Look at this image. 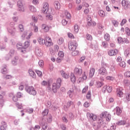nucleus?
<instances>
[{"label":"nucleus","instance_id":"2","mask_svg":"<svg viewBox=\"0 0 130 130\" xmlns=\"http://www.w3.org/2000/svg\"><path fill=\"white\" fill-rule=\"evenodd\" d=\"M68 47L71 51H74L78 47V43L76 41H71L69 43Z\"/></svg>","mask_w":130,"mask_h":130},{"label":"nucleus","instance_id":"58","mask_svg":"<svg viewBox=\"0 0 130 130\" xmlns=\"http://www.w3.org/2000/svg\"><path fill=\"white\" fill-rule=\"evenodd\" d=\"M22 96H23V93L20 92L17 93L16 96L17 97V98H21Z\"/></svg>","mask_w":130,"mask_h":130},{"label":"nucleus","instance_id":"6","mask_svg":"<svg viewBox=\"0 0 130 130\" xmlns=\"http://www.w3.org/2000/svg\"><path fill=\"white\" fill-rule=\"evenodd\" d=\"M87 117L90 120V121H96L97 120V115L93 113H87Z\"/></svg>","mask_w":130,"mask_h":130},{"label":"nucleus","instance_id":"27","mask_svg":"<svg viewBox=\"0 0 130 130\" xmlns=\"http://www.w3.org/2000/svg\"><path fill=\"white\" fill-rule=\"evenodd\" d=\"M95 74V69L94 68H91L89 71V77L92 78Z\"/></svg>","mask_w":130,"mask_h":130},{"label":"nucleus","instance_id":"10","mask_svg":"<svg viewBox=\"0 0 130 130\" xmlns=\"http://www.w3.org/2000/svg\"><path fill=\"white\" fill-rule=\"evenodd\" d=\"M49 7V5L46 3L45 2L43 4V7L42 8V12L44 13V14H46L47 12H48V8Z\"/></svg>","mask_w":130,"mask_h":130},{"label":"nucleus","instance_id":"43","mask_svg":"<svg viewBox=\"0 0 130 130\" xmlns=\"http://www.w3.org/2000/svg\"><path fill=\"white\" fill-rule=\"evenodd\" d=\"M36 73L39 77H42V72L39 70H36Z\"/></svg>","mask_w":130,"mask_h":130},{"label":"nucleus","instance_id":"28","mask_svg":"<svg viewBox=\"0 0 130 130\" xmlns=\"http://www.w3.org/2000/svg\"><path fill=\"white\" fill-rule=\"evenodd\" d=\"M117 94L118 97L121 98L123 96V92L119 89H117Z\"/></svg>","mask_w":130,"mask_h":130},{"label":"nucleus","instance_id":"52","mask_svg":"<svg viewBox=\"0 0 130 130\" xmlns=\"http://www.w3.org/2000/svg\"><path fill=\"white\" fill-rule=\"evenodd\" d=\"M123 83H124V85L126 86H129L130 85L129 81L126 80H124Z\"/></svg>","mask_w":130,"mask_h":130},{"label":"nucleus","instance_id":"4","mask_svg":"<svg viewBox=\"0 0 130 130\" xmlns=\"http://www.w3.org/2000/svg\"><path fill=\"white\" fill-rule=\"evenodd\" d=\"M32 35H33L32 32H29V31H24L21 36V38L23 40L26 39L27 40H29Z\"/></svg>","mask_w":130,"mask_h":130},{"label":"nucleus","instance_id":"14","mask_svg":"<svg viewBox=\"0 0 130 130\" xmlns=\"http://www.w3.org/2000/svg\"><path fill=\"white\" fill-rule=\"evenodd\" d=\"M41 85L42 86H48V89L49 90V91H51V88H50V82L49 81H46L45 80L41 82Z\"/></svg>","mask_w":130,"mask_h":130},{"label":"nucleus","instance_id":"42","mask_svg":"<svg viewBox=\"0 0 130 130\" xmlns=\"http://www.w3.org/2000/svg\"><path fill=\"white\" fill-rule=\"evenodd\" d=\"M68 36L69 38H71V39H75V36H74V35L71 32L68 33Z\"/></svg>","mask_w":130,"mask_h":130},{"label":"nucleus","instance_id":"40","mask_svg":"<svg viewBox=\"0 0 130 130\" xmlns=\"http://www.w3.org/2000/svg\"><path fill=\"white\" fill-rule=\"evenodd\" d=\"M119 66L121 68H125L126 64H125V62L122 61L119 63Z\"/></svg>","mask_w":130,"mask_h":130},{"label":"nucleus","instance_id":"62","mask_svg":"<svg viewBox=\"0 0 130 130\" xmlns=\"http://www.w3.org/2000/svg\"><path fill=\"white\" fill-rule=\"evenodd\" d=\"M125 32L128 36H130V29L128 28H125Z\"/></svg>","mask_w":130,"mask_h":130},{"label":"nucleus","instance_id":"44","mask_svg":"<svg viewBox=\"0 0 130 130\" xmlns=\"http://www.w3.org/2000/svg\"><path fill=\"white\" fill-rule=\"evenodd\" d=\"M18 28L20 32H23V31H24V26H23V24H19L18 25Z\"/></svg>","mask_w":130,"mask_h":130},{"label":"nucleus","instance_id":"64","mask_svg":"<svg viewBox=\"0 0 130 130\" xmlns=\"http://www.w3.org/2000/svg\"><path fill=\"white\" fill-rule=\"evenodd\" d=\"M61 128L62 130H67V126L63 124L61 125Z\"/></svg>","mask_w":130,"mask_h":130},{"label":"nucleus","instance_id":"41","mask_svg":"<svg viewBox=\"0 0 130 130\" xmlns=\"http://www.w3.org/2000/svg\"><path fill=\"white\" fill-rule=\"evenodd\" d=\"M58 56H59V57H60L61 58H62V57L64 56V54L63 53V52L62 51L59 52L58 54Z\"/></svg>","mask_w":130,"mask_h":130},{"label":"nucleus","instance_id":"38","mask_svg":"<svg viewBox=\"0 0 130 130\" xmlns=\"http://www.w3.org/2000/svg\"><path fill=\"white\" fill-rule=\"evenodd\" d=\"M99 15L101 17H104V16H105V12H104L103 10H100L99 11Z\"/></svg>","mask_w":130,"mask_h":130},{"label":"nucleus","instance_id":"5","mask_svg":"<svg viewBox=\"0 0 130 130\" xmlns=\"http://www.w3.org/2000/svg\"><path fill=\"white\" fill-rule=\"evenodd\" d=\"M100 117L101 118H106L107 121H109L111 118V115H110L109 113H108L107 112L105 111L103 112L101 115H100Z\"/></svg>","mask_w":130,"mask_h":130},{"label":"nucleus","instance_id":"34","mask_svg":"<svg viewBox=\"0 0 130 130\" xmlns=\"http://www.w3.org/2000/svg\"><path fill=\"white\" fill-rule=\"evenodd\" d=\"M112 23L113 26H114V27H117V26H118V21H117L115 20H112Z\"/></svg>","mask_w":130,"mask_h":130},{"label":"nucleus","instance_id":"50","mask_svg":"<svg viewBox=\"0 0 130 130\" xmlns=\"http://www.w3.org/2000/svg\"><path fill=\"white\" fill-rule=\"evenodd\" d=\"M91 95L92 94H91V91H88L86 94L87 99H91Z\"/></svg>","mask_w":130,"mask_h":130},{"label":"nucleus","instance_id":"35","mask_svg":"<svg viewBox=\"0 0 130 130\" xmlns=\"http://www.w3.org/2000/svg\"><path fill=\"white\" fill-rule=\"evenodd\" d=\"M107 81H114V77L110 76H108L106 77Z\"/></svg>","mask_w":130,"mask_h":130},{"label":"nucleus","instance_id":"17","mask_svg":"<svg viewBox=\"0 0 130 130\" xmlns=\"http://www.w3.org/2000/svg\"><path fill=\"white\" fill-rule=\"evenodd\" d=\"M25 90L27 93H29L30 95H32L33 94V86H28V85H26Z\"/></svg>","mask_w":130,"mask_h":130},{"label":"nucleus","instance_id":"12","mask_svg":"<svg viewBox=\"0 0 130 130\" xmlns=\"http://www.w3.org/2000/svg\"><path fill=\"white\" fill-rule=\"evenodd\" d=\"M35 53L38 56H42L43 55V52L41 50L39 47H37L35 49Z\"/></svg>","mask_w":130,"mask_h":130},{"label":"nucleus","instance_id":"39","mask_svg":"<svg viewBox=\"0 0 130 130\" xmlns=\"http://www.w3.org/2000/svg\"><path fill=\"white\" fill-rule=\"evenodd\" d=\"M125 95L126 100L130 101V92H126Z\"/></svg>","mask_w":130,"mask_h":130},{"label":"nucleus","instance_id":"16","mask_svg":"<svg viewBox=\"0 0 130 130\" xmlns=\"http://www.w3.org/2000/svg\"><path fill=\"white\" fill-rule=\"evenodd\" d=\"M83 73V70L81 68H76L74 69V73L77 76H81Z\"/></svg>","mask_w":130,"mask_h":130},{"label":"nucleus","instance_id":"26","mask_svg":"<svg viewBox=\"0 0 130 130\" xmlns=\"http://www.w3.org/2000/svg\"><path fill=\"white\" fill-rule=\"evenodd\" d=\"M1 73L2 74H7L8 73V70H7V64H5L3 65V68L1 70Z\"/></svg>","mask_w":130,"mask_h":130},{"label":"nucleus","instance_id":"57","mask_svg":"<svg viewBox=\"0 0 130 130\" xmlns=\"http://www.w3.org/2000/svg\"><path fill=\"white\" fill-rule=\"evenodd\" d=\"M68 24V21H67V20H66L65 19H63L62 20V24L63 26H66V25H67Z\"/></svg>","mask_w":130,"mask_h":130},{"label":"nucleus","instance_id":"54","mask_svg":"<svg viewBox=\"0 0 130 130\" xmlns=\"http://www.w3.org/2000/svg\"><path fill=\"white\" fill-rule=\"evenodd\" d=\"M117 41L118 42V43H123V39L121 38V37H119L117 38Z\"/></svg>","mask_w":130,"mask_h":130},{"label":"nucleus","instance_id":"7","mask_svg":"<svg viewBox=\"0 0 130 130\" xmlns=\"http://www.w3.org/2000/svg\"><path fill=\"white\" fill-rule=\"evenodd\" d=\"M16 48L19 51H20V52H22V53H25L26 52V50H25V48L21 43H18L16 44Z\"/></svg>","mask_w":130,"mask_h":130},{"label":"nucleus","instance_id":"31","mask_svg":"<svg viewBox=\"0 0 130 130\" xmlns=\"http://www.w3.org/2000/svg\"><path fill=\"white\" fill-rule=\"evenodd\" d=\"M30 42L29 41H26L24 42V46H23L24 48H25V50L28 48V46H30Z\"/></svg>","mask_w":130,"mask_h":130},{"label":"nucleus","instance_id":"20","mask_svg":"<svg viewBox=\"0 0 130 130\" xmlns=\"http://www.w3.org/2000/svg\"><path fill=\"white\" fill-rule=\"evenodd\" d=\"M7 127H8V125L7 124V122L3 121L2 122V125L0 127L1 130H6Z\"/></svg>","mask_w":130,"mask_h":130},{"label":"nucleus","instance_id":"59","mask_svg":"<svg viewBox=\"0 0 130 130\" xmlns=\"http://www.w3.org/2000/svg\"><path fill=\"white\" fill-rule=\"evenodd\" d=\"M46 19L47 20H52L53 19L52 15L50 14L46 15Z\"/></svg>","mask_w":130,"mask_h":130},{"label":"nucleus","instance_id":"13","mask_svg":"<svg viewBox=\"0 0 130 130\" xmlns=\"http://www.w3.org/2000/svg\"><path fill=\"white\" fill-rule=\"evenodd\" d=\"M99 75H101L102 76H104V75H107V70L104 67H101L99 70Z\"/></svg>","mask_w":130,"mask_h":130},{"label":"nucleus","instance_id":"3","mask_svg":"<svg viewBox=\"0 0 130 130\" xmlns=\"http://www.w3.org/2000/svg\"><path fill=\"white\" fill-rule=\"evenodd\" d=\"M45 45L47 47H50L53 45V43L52 42V40L50 37H45Z\"/></svg>","mask_w":130,"mask_h":130},{"label":"nucleus","instance_id":"19","mask_svg":"<svg viewBox=\"0 0 130 130\" xmlns=\"http://www.w3.org/2000/svg\"><path fill=\"white\" fill-rule=\"evenodd\" d=\"M75 92V89L74 88H71L68 92L67 94L70 98H73L74 96V93Z\"/></svg>","mask_w":130,"mask_h":130},{"label":"nucleus","instance_id":"33","mask_svg":"<svg viewBox=\"0 0 130 130\" xmlns=\"http://www.w3.org/2000/svg\"><path fill=\"white\" fill-rule=\"evenodd\" d=\"M104 38L106 41H109V40H110V36L108 34H106Z\"/></svg>","mask_w":130,"mask_h":130},{"label":"nucleus","instance_id":"55","mask_svg":"<svg viewBox=\"0 0 130 130\" xmlns=\"http://www.w3.org/2000/svg\"><path fill=\"white\" fill-rule=\"evenodd\" d=\"M14 52H15V50H14L13 49H11L10 50L9 53L8 54H10V55L12 57V56H14Z\"/></svg>","mask_w":130,"mask_h":130},{"label":"nucleus","instance_id":"8","mask_svg":"<svg viewBox=\"0 0 130 130\" xmlns=\"http://www.w3.org/2000/svg\"><path fill=\"white\" fill-rule=\"evenodd\" d=\"M17 7L19 12H25V9L24 8V5H23L22 0H19L17 2Z\"/></svg>","mask_w":130,"mask_h":130},{"label":"nucleus","instance_id":"29","mask_svg":"<svg viewBox=\"0 0 130 130\" xmlns=\"http://www.w3.org/2000/svg\"><path fill=\"white\" fill-rule=\"evenodd\" d=\"M126 121L120 120L117 122L116 124L117 125H124V124H126Z\"/></svg>","mask_w":130,"mask_h":130},{"label":"nucleus","instance_id":"32","mask_svg":"<svg viewBox=\"0 0 130 130\" xmlns=\"http://www.w3.org/2000/svg\"><path fill=\"white\" fill-rule=\"evenodd\" d=\"M65 16L67 19H72V15L68 11H65Z\"/></svg>","mask_w":130,"mask_h":130},{"label":"nucleus","instance_id":"18","mask_svg":"<svg viewBox=\"0 0 130 130\" xmlns=\"http://www.w3.org/2000/svg\"><path fill=\"white\" fill-rule=\"evenodd\" d=\"M87 25L88 26H93L94 27L96 26V22L95 21H92V19L89 17L87 19Z\"/></svg>","mask_w":130,"mask_h":130},{"label":"nucleus","instance_id":"63","mask_svg":"<svg viewBox=\"0 0 130 130\" xmlns=\"http://www.w3.org/2000/svg\"><path fill=\"white\" fill-rule=\"evenodd\" d=\"M130 53V48H127L125 51V54H126V55H128Z\"/></svg>","mask_w":130,"mask_h":130},{"label":"nucleus","instance_id":"21","mask_svg":"<svg viewBox=\"0 0 130 130\" xmlns=\"http://www.w3.org/2000/svg\"><path fill=\"white\" fill-rule=\"evenodd\" d=\"M61 75L64 79H69L70 78V74L66 73L63 71H61Z\"/></svg>","mask_w":130,"mask_h":130},{"label":"nucleus","instance_id":"23","mask_svg":"<svg viewBox=\"0 0 130 130\" xmlns=\"http://www.w3.org/2000/svg\"><path fill=\"white\" fill-rule=\"evenodd\" d=\"M42 29L43 30L44 32H48L49 31V27L46 24H42Z\"/></svg>","mask_w":130,"mask_h":130},{"label":"nucleus","instance_id":"51","mask_svg":"<svg viewBox=\"0 0 130 130\" xmlns=\"http://www.w3.org/2000/svg\"><path fill=\"white\" fill-rule=\"evenodd\" d=\"M63 41H64L63 38H60L59 39L58 41V44H60V45L62 44V43H63Z\"/></svg>","mask_w":130,"mask_h":130},{"label":"nucleus","instance_id":"15","mask_svg":"<svg viewBox=\"0 0 130 130\" xmlns=\"http://www.w3.org/2000/svg\"><path fill=\"white\" fill-rule=\"evenodd\" d=\"M8 31L9 34H11V35H12V36H14L15 35V34L16 33V27H7Z\"/></svg>","mask_w":130,"mask_h":130},{"label":"nucleus","instance_id":"9","mask_svg":"<svg viewBox=\"0 0 130 130\" xmlns=\"http://www.w3.org/2000/svg\"><path fill=\"white\" fill-rule=\"evenodd\" d=\"M122 6L124 10H127L130 8V2L128 1L122 0Z\"/></svg>","mask_w":130,"mask_h":130},{"label":"nucleus","instance_id":"46","mask_svg":"<svg viewBox=\"0 0 130 130\" xmlns=\"http://www.w3.org/2000/svg\"><path fill=\"white\" fill-rule=\"evenodd\" d=\"M16 105L18 109H22V108H23V106H22V105L21 104H19V103H16Z\"/></svg>","mask_w":130,"mask_h":130},{"label":"nucleus","instance_id":"30","mask_svg":"<svg viewBox=\"0 0 130 130\" xmlns=\"http://www.w3.org/2000/svg\"><path fill=\"white\" fill-rule=\"evenodd\" d=\"M70 78H71V81L72 82V83H76V76H75V75L74 74V73H72L71 74V76H70Z\"/></svg>","mask_w":130,"mask_h":130},{"label":"nucleus","instance_id":"53","mask_svg":"<svg viewBox=\"0 0 130 130\" xmlns=\"http://www.w3.org/2000/svg\"><path fill=\"white\" fill-rule=\"evenodd\" d=\"M86 39L87 40H92V39H93V38L92 37V36H91L89 34H87L86 35Z\"/></svg>","mask_w":130,"mask_h":130},{"label":"nucleus","instance_id":"56","mask_svg":"<svg viewBox=\"0 0 130 130\" xmlns=\"http://www.w3.org/2000/svg\"><path fill=\"white\" fill-rule=\"evenodd\" d=\"M12 58V57L11 56V55L10 54H7L5 56V59L6 60H10V59Z\"/></svg>","mask_w":130,"mask_h":130},{"label":"nucleus","instance_id":"1","mask_svg":"<svg viewBox=\"0 0 130 130\" xmlns=\"http://www.w3.org/2000/svg\"><path fill=\"white\" fill-rule=\"evenodd\" d=\"M61 78H58L56 80V83H53L52 85V90L54 93L57 92V89L60 88L61 86Z\"/></svg>","mask_w":130,"mask_h":130},{"label":"nucleus","instance_id":"22","mask_svg":"<svg viewBox=\"0 0 130 130\" xmlns=\"http://www.w3.org/2000/svg\"><path fill=\"white\" fill-rule=\"evenodd\" d=\"M38 42H39V44H40V45H44L45 44V39L44 40L41 37H39L38 38Z\"/></svg>","mask_w":130,"mask_h":130},{"label":"nucleus","instance_id":"47","mask_svg":"<svg viewBox=\"0 0 130 130\" xmlns=\"http://www.w3.org/2000/svg\"><path fill=\"white\" fill-rule=\"evenodd\" d=\"M49 111L48 109H45L43 112L42 115L43 116H45V115H47L48 114Z\"/></svg>","mask_w":130,"mask_h":130},{"label":"nucleus","instance_id":"45","mask_svg":"<svg viewBox=\"0 0 130 130\" xmlns=\"http://www.w3.org/2000/svg\"><path fill=\"white\" fill-rule=\"evenodd\" d=\"M74 31L76 33H78V32H79V26L77 24L74 25Z\"/></svg>","mask_w":130,"mask_h":130},{"label":"nucleus","instance_id":"25","mask_svg":"<svg viewBox=\"0 0 130 130\" xmlns=\"http://www.w3.org/2000/svg\"><path fill=\"white\" fill-rule=\"evenodd\" d=\"M122 112V110H121L120 108H119V107H116V113L117 115H120Z\"/></svg>","mask_w":130,"mask_h":130},{"label":"nucleus","instance_id":"36","mask_svg":"<svg viewBox=\"0 0 130 130\" xmlns=\"http://www.w3.org/2000/svg\"><path fill=\"white\" fill-rule=\"evenodd\" d=\"M47 121L49 123H50L51 121H52V116H51V115L49 114L47 116Z\"/></svg>","mask_w":130,"mask_h":130},{"label":"nucleus","instance_id":"37","mask_svg":"<svg viewBox=\"0 0 130 130\" xmlns=\"http://www.w3.org/2000/svg\"><path fill=\"white\" fill-rule=\"evenodd\" d=\"M73 51L72 55L73 56H76L79 55V53H80V52L79 51H76V50L74 51Z\"/></svg>","mask_w":130,"mask_h":130},{"label":"nucleus","instance_id":"49","mask_svg":"<svg viewBox=\"0 0 130 130\" xmlns=\"http://www.w3.org/2000/svg\"><path fill=\"white\" fill-rule=\"evenodd\" d=\"M103 85V83H102L101 82H96V87H98V88H101V87H102V86Z\"/></svg>","mask_w":130,"mask_h":130},{"label":"nucleus","instance_id":"60","mask_svg":"<svg viewBox=\"0 0 130 130\" xmlns=\"http://www.w3.org/2000/svg\"><path fill=\"white\" fill-rule=\"evenodd\" d=\"M72 104H74V103L71 101H69L67 104V107L69 108L71 107V105H72Z\"/></svg>","mask_w":130,"mask_h":130},{"label":"nucleus","instance_id":"48","mask_svg":"<svg viewBox=\"0 0 130 130\" xmlns=\"http://www.w3.org/2000/svg\"><path fill=\"white\" fill-rule=\"evenodd\" d=\"M107 91L108 93L112 92V87L111 86H107Z\"/></svg>","mask_w":130,"mask_h":130},{"label":"nucleus","instance_id":"11","mask_svg":"<svg viewBox=\"0 0 130 130\" xmlns=\"http://www.w3.org/2000/svg\"><path fill=\"white\" fill-rule=\"evenodd\" d=\"M118 54V50L116 49H111L108 52V54L110 56H115V55H116V54Z\"/></svg>","mask_w":130,"mask_h":130},{"label":"nucleus","instance_id":"61","mask_svg":"<svg viewBox=\"0 0 130 130\" xmlns=\"http://www.w3.org/2000/svg\"><path fill=\"white\" fill-rule=\"evenodd\" d=\"M106 91H107V85H105L103 87L102 92L105 93Z\"/></svg>","mask_w":130,"mask_h":130},{"label":"nucleus","instance_id":"24","mask_svg":"<svg viewBox=\"0 0 130 130\" xmlns=\"http://www.w3.org/2000/svg\"><path fill=\"white\" fill-rule=\"evenodd\" d=\"M54 6L56 10H59L60 9V4L57 1L54 2Z\"/></svg>","mask_w":130,"mask_h":130}]
</instances>
